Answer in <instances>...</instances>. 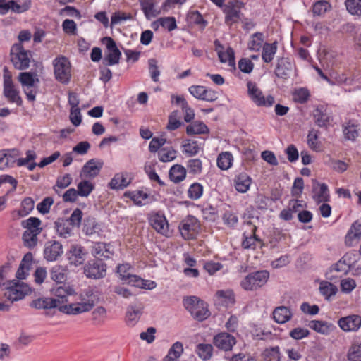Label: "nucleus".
Wrapping results in <instances>:
<instances>
[{"mask_svg":"<svg viewBox=\"0 0 361 361\" xmlns=\"http://www.w3.org/2000/svg\"><path fill=\"white\" fill-rule=\"evenodd\" d=\"M304 188V180L301 177H297L291 189V195L293 197H300Z\"/></svg>","mask_w":361,"mask_h":361,"instance_id":"69168bd1","label":"nucleus"},{"mask_svg":"<svg viewBox=\"0 0 361 361\" xmlns=\"http://www.w3.org/2000/svg\"><path fill=\"white\" fill-rule=\"evenodd\" d=\"M355 240H361V219L355 221L345 236V244L348 247L353 246Z\"/></svg>","mask_w":361,"mask_h":361,"instance_id":"393cba45","label":"nucleus"},{"mask_svg":"<svg viewBox=\"0 0 361 361\" xmlns=\"http://www.w3.org/2000/svg\"><path fill=\"white\" fill-rule=\"evenodd\" d=\"M278 49V42L273 43L265 42L262 48V59L264 63H271L276 54Z\"/></svg>","mask_w":361,"mask_h":361,"instance_id":"72a5a7b5","label":"nucleus"},{"mask_svg":"<svg viewBox=\"0 0 361 361\" xmlns=\"http://www.w3.org/2000/svg\"><path fill=\"white\" fill-rule=\"evenodd\" d=\"M169 175L171 181L178 183L185 178L186 170L181 165L176 164L171 168Z\"/></svg>","mask_w":361,"mask_h":361,"instance_id":"a19ab883","label":"nucleus"},{"mask_svg":"<svg viewBox=\"0 0 361 361\" xmlns=\"http://www.w3.org/2000/svg\"><path fill=\"white\" fill-rule=\"evenodd\" d=\"M94 189V185L87 180H83L78 184V193L80 197H87Z\"/></svg>","mask_w":361,"mask_h":361,"instance_id":"4d7b16f0","label":"nucleus"},{"mask_svg":"<svg viewBox=\"0 0 361 361\" xmlns=\"http://www.w3.org/2000/svg\"><path fill=\"white\" fill-rule=\"evenodd\" d=\"M216 295L219 299L223 300V302L227 307L233 305L235 302L234 293L231 290H218Z\"/></svg>","mask_w":361,"mask_h":361,"instance_id":"0e129e2a","label":"nucleus"},{"mask_svg":"<svg viewBox=\"0 0 361 361\" xmlns=\"http://www.w3.org/2000/svg\"><path fill=\"white\" fill-rule=\"evenodd\" d=\"M134 176L132 173L122 171L116 173L108 183L110 189L119 190L127 188L133 181Z\"/></svg>","mask_w":361,"mask_h":361,"instance_id":"2eb2a0df","label":"nucleus"},{"mask_svg":"<svg viewBox=\"0 0 361 361\" xmlns=\"http://www.w3.org/2000/svg\"><path fill=\"white\" fill-rule=\"evenodd\" d=\"M222 220L227 226L234 228L238 224V218L235 213L231 211H226L222 216Z\"/></svg>","mask_w":361,"mask_h":361,"instance_id":"338daca9","label":"nucleus"},{"mask_svg":"<svg viewBox=\"0 0 361 361\" xmlns=\"http://www.w3.org/2000/svg\"><path fill=\"white\" fill-rule=\"evenodd\" d=\"M245 4L238 0L228 1L222 7L223 13L225 15V23L228 25H232L240 20L241 9Z\"/></svg>","mask_w":361,"mask_h":361,"instance_id":"9d476101","label":"nucleus"},{"mask_svg":"<svg viewBox=\"0 0 361 361\" xmlns=\"http://www.w3.org/2000/svg\"><path fill=\"white\" fill-rule=\"evenodd\" d=\"M31 292V288L24 282L15 280L6 281L4 296L11 302L22 300Z\"/></svg>","mask_w":361,"mask_h":361,"instance_id":"39448f33","label":"nucleus"},{"mask_svg":"<svg viewBox=\"0 0 361 361\" xmlns=\"http://www.w3.org/2000/svg\"><path fill=\"white\" fill-rule=\"evenodd\" d=\"M264 361H281V353L279 346H273L265 348L262 353Z\"/></svg>","mask_w":361,"mask_h":361,"instance_id":"ea45409f","label":"nucleus"},{"mask_svg":"<svg viewBox=\"0 0 361 361\" xmlns=\"http://www.w3.org/2000/svg\"><path fill=\"white\" fill-rule=\"evenodd\" d=\"M187 21L190 24L199 26L202 30L204 29L207 25V22L204 19L203 16L198 11H190L187 15Z\"/></svg>","mask_w":361,"mask_h":361,"instance_id":"37998d69","label":"nucleus"},{"mask_svg":"<svg viewBox=\"0 0 361 361\" xmlns=\"http://www.w3.org/2000/svg\"><path fill=\"white\" fill-rule=\"evenodd\" d=\"M183 353V345L180 341L174 343L168 352L166 358L168 361H175L179 358Z\"/></svg>","mask_w":361,"mask_h":361,"instance_id":"3c124183","label":"nucleus"},{"mask_svg":"<svg viewBox=\"0 0 361 361\" xmlns=\"http://www.w3.org/2000/svg\"><path fill=\"white\" fill-rule=\"evenodd\" d=\"M103 162L95 161V159H89V161L82 166L80 176L86 178H93L100 172Z\"/></svg>","mask_w":361,"mask_h":361,"instance_id":"4be33fe9","label":"nucleus"},{"mask_svg":"<svg viewBox=\"0 0 361 361\" xmlns=\"http://www.w3.org/2000/svg\"><path fill=\"white\" fill-rule=\"evenodd\" d=\"M152 227L159 233L166 235L169 232V224L164 214L157 212L149 217Z\"/></svg>","mask_w":361,"mask_h":361,"instance_id":"aec40b11","label":"nucleus"},{"mask_svg":"<svg viewBox=\"0 0 361 361\" xmlns=\"http://www.w3.org/2000/svg\"><path fill=\"white\" fill-rule=\"evenodd\" d=\"M66 302L67 300L64 297H61L60 299L43 297L32 300L30 303V307L37 310L58 308L61 312L73 315L89 312L94 307L93 302L64 305Z\"/></svg>","mask_w":361,"mask_h":361,"instance_id":"f257e3e1","label":"nucleus"},{"mask_svg":"<svg viewBox=\"0 0 361 361\" xmlns=\"http://www.w3.org/2000/svg\"><path fill=\"white\" fill-rule=\"evenodd\" d=\"M315 123L320 127L326 126L329 123L330 116L324 106H317L314 111Z\"/></svg>","mask_w":361,"mask_h":361,"instance_id":"58836bf2","label":"nucleus"},{"mask_svg":"<svg viewBox=\"0 0 361 361\" xmlns=\"http://www.w3.org/2000/svg\"><path fill=\"white\" fill-rule=\"evenodd\" d=\"M81 226L82 231L87 236L92 235L101 231L99 224L96 221V219L91 215H87L84 217Z\"/></svg>","mask_w":361,"mask_h":361,"instance_id":"a878e982","label":"nucleus"},{"mask_svg":"<svg viewBox=\"0 0 361 361\" xmlns=\"http://www.w3.org/2000/svg\"><path fill=\"white\" fill-rule=\"evenodd\" d=\"M109 243L97 242L95 243L92 250V255L97 259H109L113 255V252L110 250Z\"/></svg>","mask_w":361,"mask_h":361,"instance_id":"b1692460","label":"nucleus"},{"mask_svg":"<svg viewBox=\"0 0 361 361\" xmlns=\"http://www.w3.org/2000/svg\"><path fill=\"white\" fill-rule=\"evenodd\" d=\"M247 95L252 102L259 107H271L275 102L274 97L271 95L264 97L262 91L257 85L252 81L247 82Z\"/></svg>","mask_w":361,"mask_h":361,"instance_id":"0eeeda50","label":"nucleus"},{"mask_svg":"<svg viewBox=\"0 0 361 361\" xmlns=\"http://www.w3.org/2000/svg\"><path fill=\"white\" fill-rule=\"evenodd\" d=\"M106 264L102 259H90L83 267L85 276L91 279H100L106 274Z\"/></svg>","mask_w":361,"mask_h":361,"instance_id":"9b49d317","label":"nucleus"},{"mask_svg":"<svg viewBox=\"0 0 361 361\" xmlns=\"http://www.w3.org/2000/svg\"><path fill=\"white\" fill-rule=\"evenodd\" d=\"M35 202L31 197L25 198L21 202L20 209L18 211L19 217L28 215L34 209Z\"/></svg>","mask_w":361,"mask_h":361,"instance_id":"6e6d98bb","label":"nucleus"},{"mask_svg":"<svg viewBox=\"0 0 361 361\" xmlns=\"http://www.w3.org/2000/svg\"><path fill=\"white\" fill-rule=\"evenodd\" d=\"M39 234V233L24 231L22 237L24 245L30 249L35 247L37 244V235Z\"/></svg>","mask_w":361,"mask_h":361,"instance_id":"e2e57ef3","label":"nucleus"},{"mask_svg":"<svg viewBox=\"0 0 361 361\" xmlns=\"http://www.w3.org/2000/svg\"><path fill=\"white\" fill-rule=\"evenodd\" d=\"M264 43V33L257 32L250 35L247 43V48L250 51H259Z\"/></svg>","mask_w":361,"mask_h":361,"instance_id":"c9c22d12","label":"nucleus"},{"mask_svg":"<svg viewBox=\"0 0 361 361\" xmlns=\"http://www.w3.org/2000/svg\"><path fill=\"white\" fill-rule=\"evenodd\" d=\"M308 146L315 152L322 150V145L318 140V131L316 130H311L309 131L307 135Z\"/></svg>","mask_w":361,"mask_h":361,"instance_id":"603ef678","label":"nucleus"},{"mask_svg":"<svg viewBox=\"0 0 361 361\" xmlns=\"http://www.w3.org/2000/svg\"><path fill=\"white\" fill-rule=\"evenodd\" d=\"M291 70L292 64L288 59L280 58L277 60L274 71L276 77L286 80L289 77Z\"/></svg>","mask_w":361,"mask_h":361,"instance_id":"cd10ccee","label":"nucleus"},{"mask_svg":"<svg viewBox=\"0 0 361 361\" xmlns=\"http://www.w3.org/2000/svg\"><path fill=\"white\" fill-rule=\"evenodd\" d=\"M53 66L56 79L63 84H68L71 78L68 59L63 56H58L53 61Z\"/></svg>","mask_w":361,"mask_h":361,"instance_id":"6e6552de","label":"nucleus"},{"mask_svg":"<svg viewBox=\"0 0 361 361\" xmlns=\"http://www.w3.org/2000/svg\"><path fill=\"white\" fill-rule=\"evenodd\" d=\"M140 9L147 20L156 18L161 13L157 0H138Z\"/></svg>","mask_w":361,"mask_h":361,"instance_id":"412c9836","label":"nucleus"},{"mask_svg":"<svg viewBox=\"0 0 361 361\" xmlns=\"http://www.w3.org/2000/svg\"><path fill=\"white\" fill-rule=\"evenodd\" d=\"M183 302L185 308L198 322L204 321L211 314L208 309V304L197 296L185 297Z\"/></svg>","mask_w":361,"mask_h":361,"instance_id":"f03ea898","label":"nucleus"},{"mask_svg":"<svg viewBox=\"0 0 361 361\" xmlns=\"http://www.w3.org/2000/svg\"><path fill=\"white\" fill-rule=\"evenodd\" d=\"M33 256L32 253L28 252L25 254L20 264V266L16 271V276L18 279H25L28 275V271L30 269Z\"/></svg>","mask_w":361,"mask_h":361,"instance_id":"2f4dec72","label":"nucleus"},{"mask_svg":"<svg viewBox=\"0 0 361 361\" xmlns=\"http://www.w3.org/2000/svg\"><path fill=\"white\" fill-rule=\"evenodd\" d=\"M182 152L188 157L195 156L200 147L197 141L187 140L181 146Z\"/></svg>","mask_w":361,"mask_h":361,"instance_id":"8fccbe9b","label":"nucleus"},{"mask_svg":"<svg viewBox=\"0 0 361 361\" xmlns=\"http://www.w3.org/2000/svg\"><path fill=\"white\" fill-rule=\"evenodd\" d=\"M3 95L11 104H16L20 106L23 104L22 98L20 96V91L16 87L12 79V74L5 67L3 73Z\"/></svg>","mask_w":361,"mask_h":361,"instance_id":"20e7f679","label":"nucleus"},{"mask_svg":"<svg viewBox=\"0 0 361 361\" xmlns=\"http://www.w3.org/2000/svg\"><path fill=\"white\" fill-rule=\"evenodd\" d=\"M331 324L325 321L312 320L309 322L308 326L317 333L327 335L330 331Z\"/></svg>","mask_w":361,"mask_h":361,"instance_id":"49530a36","label":"nucleus"},{"mask_svg":"<svg viewBox=\"0 0 361 361\" xmlns=\"http://www.w3.org/2000/svg\"><path fill=\"white\" fill-rule=\"evenodd\" d=\"M142 314V308L136 305H129L127 307L125 322L128 326H134L139 321Z\"/></svg>","mask_w":361,"mask_h":361,"instance_id":"c756f323","label":"nucleus"},{"mask_svg":"<svg viewBox=\"0 0 361 361\" xmlns=\"http://www.w3.org/2000/svg\"><path fill=\"white\" fill-rule=\"evenodd\" d=\"M293 317L290 310L286 306H279L274 309L273 318L278 324H284Z\"/></svg>","mask_w":361,"mask_h":361,"instance_id":"f704fd0d","label":"nucleus"},{"mask_svg":"<svg viewBox=\"0 0 361 361\" xmlns=\"http://www.w3.org/2000/svg\"><path fill=\"white\" fill-rule=\"evenodd\" d=\"M42 221L37 217H30L21 222L23 228H25V231L31 233H41L42 228L41 227Z\"/></svg>","mask_w":361,"mask_h":361,"instance_id":"e433bc0d","label":"nucleus"},{"mask_svg":"<svg viewBox=\"0 0 361 361\" xmlns=\"http://www.w3.org/2000/svg\"><path fill=\"white\" fill-rule=\"evenodd\" d=\"M157 23L169 32L173 31L177 28L176 18L173 16L159 18Z\"/></svg>","mask_w":361,"mask_h":361,"instance_id":"13d9d810","label":"nucleus"},{"mask_svg":"<svg viewBox=\"0 0 361 361\" xmlns=\"http://www.w3.org/2000/svg\"><path fill=\"white\" fill-rule=\"evenodd\" d=\"M349 361H361V342L353 343L348 353Z\"/></svg>","mask_w":361,"mask_h":361,"instance_id":"bf43d9fd","label":"nucleus"},{"mask_svg":"<svg viewBox=\"0 0 361 361\" xmlns=\"http://www.w3.org/2000/svg\"><path fill=\"white\" fill-rule=\"evenodd\" d=\"M209 128L201 121H192L186 127V133L189 136L209 134Z\"/></svg>","mask_w":361,"mask_h":361,"instance_id":"473e14b6","label":"nucleus"},{"mask_svg":"<svg viewBox=\"0 0 361 361\" xmlns=\"http://www.w3.org/2000/svg\"><path fill=\"white\" fill-rule=\"evenodd\" d=\"M337 324L345 332H357L361 327V316L353 314L343 317Z\"/></svg>","mask_w":361,"mask_h":361,"instance_id":"dca6fc26","label":"nucleus"},{"mask_svg":"<svg viewBox=\"0 0 361 361\" xmlns=\"http://www.w3.org/2000/svg\"><path fill=\"white\" fill-rule=\"evenodd\" d=\"M10 59L13 67L20 71L27 70L33 60L32 51L26 50L21 43L11 47Z\"/></svg>","mask_w":361,"mask_h":361,"instance_id":"7ed1b4c3","label":"nucleus"},{"mask_svg":"<svg viewBox=\"0 0 361 361\" xmlns=\"http://www.w3.org/2000/svg\"><path fill=\"white\" fill-rule=\"evenodd\" d=\"M310 334V331L307 329L302 327L294 328L289 332V336L294 340L302 339L308 337Z\"/></svg>","mask_w":361,"mask_h":361,"instance_id":"774afa93","label":"nucleus"},{"mask_svg":"<svg viewBox=\"0 0 361 361\" xmlns=\"http://www.w3.org/2000/svg\"><path fill=\"white\" fill-rule=\"evenodd\" d=\"M150 152H159V158H176L177 152L162 137H153L149 145Z\"/></svg>","mask_w":361,"mask_h":361,"instance_id":"1a4fd4ad","label":"nucleus"},{"mask_svg":"<svg viewBox=\"0 0 361 361\" xmlns=\"http://www.w3.org/2000/svg\"><path fill=\"white\" fill-rule=\"evenodd\" d=\"M325 164L338 173L345 171L348 167V164L341 159H329Z\"/></svg>","mask_w":361,"mask_h":361,"instance_id":"052dcab7","label":"nucleus"},{"mask_svg":"<svg viewBox=\"0 0 361 361\" xmlns=\"http://www.w3.org/2000/svg\"><path fill=\"white\" fill-rule=\"evenodd\" d=\"M123 196L131 200L135 205L139 207L157 200L154 195L144 192L142 190L126 191Z\"/></svg>","mask_w":361,"mask_h":361,"instance_id":"a211bd4d","label":"nucleus"},{"mask_svg":"<svg viewBox=\"0 0 361 361\" xmlns=\"http://www.w3.org/2000/svg\"><path fill=\"white\" fill-rule=\"evenodd\" d=\"M269 279L267 270H259L250 273L241 281L240 285L245 290H255L264 286Z\"/></svg>","mask_w":361,"mask_h":361,"instance_id":"423d86ee","label":"nucleus"},{"mask_svg":"<svg viewBox=\"0 0 361 361\" xmlns=\"http://www.w3.org/2000/svg\"><path fill=\"white\" fill-rule=\"evenodd\" d=\"M331 8V4L328 1L319 0L313 4L312 11L314 16H321Z\"/></svg>","mask_w":361,"mask_h":361,"instance_id":"c03bdc74","label":"nucleus"},{"mask_svg":"<svg viewBox=\"0 0 361 361\" xmlns=\"http://www.w3.org/2000/svg\"><path fill=\"white\" fill-rule=\"evenodd\" d=\"M257 226H252L251 228V233L247 235L245 233H243V239L242 240V247L247 250H255L257 243H262V240L256 235Z\"/></svg>","mask_w":361,"mask_h":361,"instance_id":"c85d7f7f","label":"nucleus"},{"mask_svg":"<svg viewBox=\"0 0 361 361\" xmlns=\"http://www.w3.org/2000/svg\"><path fill=\"white\" fill-rule=\"evenodd\" d=\"M200 225L197 219L194 216H189L182 221L179 226V230L181 235L185 240L194 239L198 232Z\"/></svg>","mask_w":361,"mask_h":361,"instance_id":"4468645a","label":"nucleus"},{"mask_svg":"<svg viewBox=\"0 0 361 361\" xmlns=\"http://www.w3.org/2000/svg\"><path fill=\"white\" fill-rule=\"evenodd\" d=\"M88 255L87 250L80 244L71 245L66 252V258L71 266L82 265Z\"/></svg>","mask_w":361,"mask_h":361,"instance_id":"f8f14e48","label":"nucleus"},{"mask_svg":"<svg viewBox=\"0 0 361 361\" xmlns=\"http://www.w3.org/2000/svg\"><path fill=\"white\" fill-rule=\"evenodd\" d=\"M66 269L61 265H55L50 270V278L52 281L63 283L66 280Z\"/></svg>","mask_w":361,"mask_h":361,"instance_id":"a18cd8bd","label":"nucleus"},{"mask_svg":"<svg viewBox=\"0 0 361 361\" xmlns=\"http://www.w3.org/2000/svg\"><path fill=\"white\" fill-rule=\"evenodd\" d=\"M218 56L221 63H228V66L235 67V52L232 47H228L225 51H218Z\"/></svg>","mask_w":361,"mask_h":361,"instance_id":"de8ad7c7","label":"nucleus"},{"mask_svg":"<svg viewBox=\"0 0 361 361\" xmlns=\"http://www.w3.org/2000/svg\"><path fill=\"white\" fill-rule=\"evenodd\" d=\"M73 228L66 218H58L54 222V228L57 234L63 238H68L73 234Z\"/></svg>","mask_w":361,"mask_h":361,"instance_id":"bb28decb","label":"nucleus"},{"mask_svg":"<svg viewBox=\"0 0 361 361\" xmlns=\"http://www.w3.org/2000/svg\"><path fill=\"white\" fill-rule=\"evenodd\" d=\"M63 252V245L56 240H49L45 243L43 255L47 262L56 261Z\"/></svg>","mask_w":361,"mask_h":361,"instance_id":"f3484780","label":"nucleus"},{"mask_svg":"<svg viewBox=\"0 0 361 361\" xmlns=\"http://www.w3.org/2000/svg\"><path fill=\"white\" fill-rule=\"evenodd\" d=\"M233 183L238 192L245 193L249 190L252 179L246 173H240L235 177Z\"/></svg>","mask_w":361,"mask_h":361,"instance_id":"7c9ffc66","label":"nucleus"},{"mask_svg":"<svg viewBox=\"0 0 361 361\" xmlns=\"http://www.w3.org/2000/svg\"><path fill=\"white\" fill-rule=\"evenodd\" d=\"M345 6L351 15L361 16V0H345Z\"/></svg>","mask_w":361,"mask_h":361,"instance_id":"5fc2aeb1","label":"nucleus"},{"mask_svg":"<svg viewBox=\"0 0 361 361\" xmlns=\"http://www.w3.org/2000/svg\"><path fill=\"white\" fill-rule=\"evenodd\" d=\"M312 192L314 193L313 199L318 203L330 201L329 188L324 183H319L314 180Z\"/></svg>","mask_w":361,"mask_h":361,"instance_id":"5701e85b","label":"nucleus"},{"mask_svg":"<svg viewBox=\"0 0 361 361\" xmlns=\"http://www.w3.org/2000/svg\"><path fill=\"white\" fill-rule=\"evenodd\" d=\"M83 213L79 208L74 209L70 217L66 218L70 224L76 228H79L81 226L82 220H83Z\"/></svg>","mask_w":361,"mask_h":361,"instance_id":"680f3d73","label":"nucleus"},{"mask_svg":"<svg viewBox=\"0 0 361 361\" xmlns=\"http://www.w3.org/2000/svg\"><path fill=\"white\" fill-rule=\"evenodd\" d=\"M319 292L326 300H329L331 296L335 295L338 292L336 286L326 281H322L319 283Z\"/></svg>","mask_w":361,"mask_h":361,"instance_id":"79ce46f5","label":"nucleus"},{"mask_svg":"<svg viewBox=\"0 0 361 361\" xmlns=\"http://www.w3.org/2000/svg\"><path fill=\"white\" fill-rule=\"evenodd\" d=\"M213 346L209 343H199L196 345L195 353L203 361L209 360L213 355Z\"/></svg>","mask_w":361,"mask_h":361,"instance_id":"4c0bfd02","label":"nucleus"},{"mask_svg":"<svg viewBox=\"0 0 361 361\" xmlns=\"http://www.w3.org/2000/svg\"><path fill=\"white\" fill-rule=\"evenodd\" d=\"M214 345L219 349L224 351L231 350L236 343L235 338L227 332H221L213 338Z\"/></svg>","mask_w":361,"mask_h":361,"instance_id":"6ab92c4d","label":"nucleus"},{"mask_svg":"<svg viewBox=\"0 0 361 361\" xmlns=\"http://www.w3.org/2000/svg\"><path fill=\"white\" fill-rule=\"evenodd\" d=\"M310 97V92L306 87L295 89L293 92V100L298 104L306 103Z\"/></svg>","mask_w":361,"mask_h":361,"instance_id":"09e8293b","label":"nucleus"},{"mask_svg":"<svg viewBox=\"0 0 361 361\" xmlns=\"http://www.w3.org/2000/svg\"><path fill=\"white\" fill-rule=\"evenodd\" d=\"M102 41L105 43L108 49V52L103 59V63L105 66L118 64L121 56V52L117 47L115 41L109 37H104Z\"/></svg>","mask_w":361,"mask_h":361,"instance_id":"ddd939ff","label":"nucleus"},{"mask_svg":"<svg viewBox=\"0 0 361 361\" xmlns=\"http://www.w3.org/2000/svg\"><path fill=\"white\" fill-rule=\"evenodd\" d=\"M204 188L200 183H194L190 185L188 190V197L190 200H199L203 195Z\"/></svg>","mask_w":361,"mask_h":361,"instance_id":"864d4df0","label":"nucleus"}]
</instances>
